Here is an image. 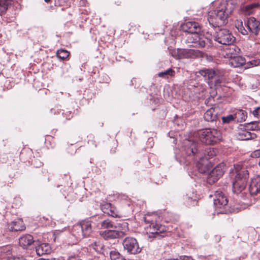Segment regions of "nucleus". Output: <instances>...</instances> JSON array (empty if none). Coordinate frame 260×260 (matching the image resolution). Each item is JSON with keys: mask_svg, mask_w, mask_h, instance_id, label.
<instances>
[{"mask_svg": "<svg viewBox=\"0 0 260 260\" xmlns=\"http://www.w3.org/2000/svg\"><path fill=\"white\" fill-rule=\"evenodd\" d=\"M118 233L115 231L114 229L113 230H106L100 233V235L105 239H116L121 238L119 236Z\"/></svg>", "mask_w": 260, "mask_h": 260, "instance_id": "24", "label": "nucleus"}, {"mask_svg": "<svg viewBox=\"0 0 260 260\" xmlns=\"http://www.w3.org/2000/svg\"><path fill=\"white\" fill-rule=\"evenodd\" d=\"M182 30L188 33L186 42L191 46L199 48H210L212 47V41L200 34L201 27L198 23L188 21L181 25Z\"/></svg>", "mask_w": 260, "mask_h": 260, "instance_id": "1", "label": "nucleus"}, {"mask_svg": "<svg viewBox=\"0 0 260 260\" xmlns=\"http://www.w3.org/2000/svg\"><path fill=\"white\" fill-rule=\"evenodd\" d=\"M145 222L148 224L146 227L147 232L153 234V237L155 238L159 239L164 237V235L160 234L164 233L166 231V228L164 226L157 223L155 221L152 219L149 215H147L144 218Z\"/></svg>", "mask_w": 260, "mask_h": 260, "instance_id": "7", "label": "nucleus"}, {"mask_svg": "<svg viewBox=\"0 0 260 260\" xmlns=\"http://www.w3.org/2000/svg\"><path fill=\"white\" fill-rule=\"evenodd\" d=\"M216 154V150L213 148H209L206 151V154L205 155V158L200 157L201 158V162H199L197 164V167L198 168L199 171L201 173H208L209 170L208 168L207 167V164L205 162L202 163V161H204V159H206V161L207 162V159L211 158Z\"/></svg>", "mask_w": 260, "mask_h": 260, "instance_id": "11", "label": "nucleus"}, {"mask_svg": "<svg viewBox=\"0 0 260 260\" xmlns=\"http://www.w3.org/2000/svg\"><path fill=\"white\" fill-rule=\"evenodd\" d=\"M235 26L241 34L244 35L247 34V30L245 28L243 22L241 20H237L235 22Z\"/></svg>", "mask_w": 260, "mask_h": 260, "instance_id": "30", "label": "nucleus"}, {"mask_svg": "<svg viewBox=\"0 0 260 260\" xmlns=\"http://www.w3.org/2000/svg\"><path fill=\"white\" fill-rule=\"evenodd\" d=\"M236 117L237 116H241V120H245V118H246V112H244L243 110H239L235 114Z\"/></svg>", "mask_w": 260, "mask_h": 260, "instance_id": "38", "label": "nucleus"}, {"mask_svg": "<svg viewBox=\"0 0 260 260\" xmlns=\"http://www.w3.org/2000/svg\"><path fill=\"white\" fill-rule=\"evenodd\" d=\"M217 112L215 111V108H211L206 111L204 114V119L207 121H213L217 119Z\"/></svg>", "mask_w": 260, "mask_h": 260, "instance_id": "25", "label": "nucleus"}, {"mask_svg": "<svg viewBox=\"0 0 260 260\" xmlns=\"http://www.w3.org/2000/svg\"><path fill=\"white\" fill-rule=\"evenodd\" d=\"M244 25L251 33L257 36L260 31V22L254 17H249Z\"/></svg>", "mask_w": 260, "mask_h": 260, "instance_id": "13", "label": "nucleus"}, {"mask_svg": "<svg viewBox=\"0 0 260 260\" xmlns=\"http://www.w3.org/2000/svg\"><path fill=\"white\" fill-rule=\"evenodd\" d=\"M114 224L109 219H106L102 221L101 226L102 229H113Z\"/></svg>", "mask_w": 260, "mask_h": 260, "instance_id": "31", "label": "nucleus"}, {"mask_svg": "<svg viewBox=\"0 0 260 260\" xmlns=\"http://www.w3.org/2000/svg\"><path fill=\"white\" fill-rule=\"evenodd\" d=\"M214 205L215 208H221L227 205L228 202L227 199L221 191H216L214 193Z\"/></svg>", "mask_w": 260, "mask_h": 260, "instance_id": "14", "label": "nucleus"}, {"mask_svg": "<svg viewBox=\"0 0 260 260\" xmlns=\"http://www.w3.org/2000/svg\"><path fill=\"white\" fill-rule=\"evenodd\" d=\"M178 54L179 55V58L181 59L202 57L203 53L196 49H180Z\"/></svg>", "mask_w": 260, "mask_h": 260, "instance_id": "10", "label": "nucleus"}, {"mask_svg": "<svg viewBox=\"0 0 260 260\" xmlns=\"http://www.w3.org/2000/svg\"><path fill=\"white\" fill-rule=\"evenodd\" d=\"M107 214L113 217H120L121 216V214L114 206H112Z\"/></svg>", "mask_w": 260, "mask_h": 260, "instance_id": "34", "label": "nucleus"}, {"mask_svg": "<svg viewBox=\"0 0 260 260\" xmlns=\"http://www.w3.org/2000/svg\"><path fill=\"white\" fill-rule=\"evenodd\" d=\"M45 2H47V3H48L51 0H44Z\"/></svg>", "mask_w": 260, "mask_h": 260, "instance_id": "46", "label": "nucleus"}, {"mask_svg": "<svg viewBox=\"0 0 260 260\" xmlns=\"http://www.w3.org/2000/svg\"><path fill=\"white\" fill-rule=\"evenodd\" d=\"M236 117H235L233 115H229L226 116H223L222 117V122L224 123H229L230 122L233 121Z\"/></svg>", "mask_w": 260, "mask_h": 260, "instance_id": "36", "label": "nucleus"}, {"mask_svg": "<svg viewBox=\"0 0 260 260\" xmlns=\"http://www.w3.org/2000/svg\"><path fill=\"white\" fill-rule=\"evenodd\" d=\"M36 251L38 255L41 256L49 254L51 251V248L48 244L42 243L36 247Z\"/></svg>", "mask_w": 260, "mask_h": 260, "instance_id": "19", "label": "nucleus"}, {"mask_svg": "<svg viewBox=\"0 0 260 260\" xmlns=\"http://www.w3.org/2000/svg\"><path fill=\"white\" fill-rule=\"evenodd\" d=\"M252 114L257 117H260V107H257L256 109H255L253 112Z\"/></svg>", "mask_w": 260, "mask_h": 260, "instance_id": "40", "label": "nucleus"}, {"mask_svg": "<svg viewBox=\"0 0 260 260\" xmlns=\"http://www.w3.org/2000/svg\"><path fill=\"white\" fill-rule=\"evenodd\" d=\"M8 228L11 231H19L24 230L25 227L23 221L19 219L17 221L12 222L9 225Z\"/></svg>", "mask_w": 260, "mask_h": 260, "instance_id": "21", "label": "nucleus"}, {"mask_svg": "<svg viewBox=\"0 0 260 260\" xmlns=\"http://www.w3.org/2000/svg\"><path fill=\"white\" fill-rule=\"evenodd\" d=\"M214 37L215 41L225 46L234 43L236 40L233 34L226 29H219Z\"/></svg>", "mask_w": 260, "mask_h": 260, "instance_id": "8", "label": "nucleus"}, {"mask_svg": "<svg viewBox=\"0 0 260 260\" xmlns=\"http://www.w3.org/2000/svg\"><path fill=\"white\" fill-rule=\"evenodd\" d=\"M69 54L70 53L68 51L63 49L58 50L56 52L57 56L62 59L67 58Z\"/></svg>", "mask_w": 260, "mask_h": 260, "instance_id": "32", "label": "nucleus"}, {"mask_svg": "<svg viewBox=\"0 0 260 260\" xmlns=\"http://www.w3.org/2000/svg\"><path fill=\"white\" fill-rule=\"evenodd\" d=\"M47 260H54V259H47Z\"/></svg>", "mask_w": 260, "mask_h": 260, "instance_id": "48", "label": "nucleus"}, {"mask_svg": "<svg viewBox=\"0 0 260 260\" xmlns=\"http://www.w3.org/2000/svg\"><path fill=\"white\" fill-rule=\"evenodd\" d=\"M68 260H82L76 256H70L68 258Z\"/></svg>", "mask_w": 260, "mask_h": 260, "instance_id": "43", "label": "nucleus"}, {"mask_svg": "<svg viewBox=\"0 0 260 260\" xmlns=\"http://www.w3.org/2000/svg\"><path fill=\"white\" fill-rule=\"evenodd\" d=\"M123 248L127 253L132 254H136L141 251L137 240L133 237L125 238L122 242Z\"/></svg>", "mask_w": 260, "mask_h": 260, "instance_id": "9", "label": "nucleus"}, {"mask_svg": "<svg viewBox=\"0 0 260 260\" xmlns=\"http://www.w3.org/2000/svg\"><path fill=\"white\" fill-rule=\"evenodd\" d=\"M111 260H126L118 251L113 250L110 253Z\"/></svg>", "mask_w": 260, "mask_h": 260, "instance_id": "29", "label": "nucleus"}, {"mask_svg": "<svg viewBox=\"0 0 260 260\" xmlns=\"http://www.w3.org/2000/svg\"><path fill=\"white\" fill-rule=\"evenodd\" d=\"M12 0H0V14L5 12Z\"/></svg>", "mask_w": 260, "mask_h": 260, "instance_id": "28", "label": "nucleus"}, {"mask_svg": "<svg viewBox=\"0 0 260 260\" xmlns=\"http://www.w3.org/2000/svg\"><path fill=\"white\" fill-rule=\"evenodd\" d=\"M205 80H208V84L211 88L221 85L223 82L224 71L219 69H204L199 72Z\"/></svg>", "mask_w": 260, "mask_h": 260, "instance_id": "3", "label": "nucleus"}, {"mask_svg": "<svg viewBox=\"0 0 260 260\" xmlns=\"http://www.w3.org/2000/svg\"><path fill=\"white\" fill-rule=\"evenodd\" d=\"M184 145L187 155H194L198 153L197 144L195 142L190 140H185Z\"/></svg>", "mask_w": 260, "mask_h": 260, "instance_id": "17", "label": "nucleus"}, {"mask_svg": "<svg viewBox=\"0 0 260 260\" xmlns=\"http://www.w3.org/2000/svg\"><path fill=\"white\" fill-rule=\"evenodd\" d=\"M90 247L97 252L103 253V245L100 242H94Z\"/></svg>", "mask_w": 260, "mask_h": 260, "instance_id": "33", "label": "nucleus"}, {"mask_svg": "<svg viewBox=\"0 0 260 260\" xmlns=\"http://www.w3.org/2000/svg\"><path fill=\"white\" fill-rule=\"evenodd\" d=\"M249 190L251 195H255L260 192V176H257L251 180Z\"/></svg>", "mask_w": 260, "mask_h": 260, "instance_id": "18", "label": "nucleus"}, {"mask_svg": "<svg viewBox=\"0 0 260 260\" xmlns=\"http://www.w3.org/2000/svg\"><path fill=\"white\" fill-rule=\"evenodd\" d=\"M250 63L251 64V65L253 66H256L257 65H258L259 62L256 60H252L250 61Z\"/></svg>", "mask_w": 260, "mask_h": 260, "instance_id": "44", "label": "nucleus"}, {"mask_svg": "<svg viewBox=\"0 0 260 260\" xmlns=\"http://www.w3.org/2000/svg\"><path fill=\"white\" fill-rule=\"evenodd\" d=\"M236 175L233 183V191L236 193H240L246 187L248 178V170L242 167L240 165L234 166Z\"/></svg>", "mask_w": 260, "mask_h": 260, "instance_id": "4", "label": "nucleus"}, {"mask_svg": "<svg viewBox=\"0 0 260 260\" xmlns=\"http://www.w3.org/2000/svg\"><path fill=\"white\" fill-rule=\"evenodd\" d=\"M225 46L226 48L223 53L224 57L230 59L238 55L240 49L233 43L226 45Z\"/></svg>", "mask_w": 260, "mask_h": 260, "instance_id": "15", "label": "nucleus"}, {"mask_svg": "<svg viewBox=\"0 0 260 260\" xmlns=\"http://www.w3.org/2000/svg\"><path fill=\"white\" fill-rule=\"evenodd\" d=\"M180 49H178L177 50L175 49L173 50H170V53L172 55V56L174 57L179 59V55L178 54V53L179 52Z\"/></svg>", "mask_w": 260, "mask_h": 260, "instance_id": "39", "label": "nucleus"}, {"mask_svg": "<svg viewBox=\"0 0 260 260\" xmlns=\"http://www.w3.org/2000/svg\"><path fill=\"white\" fill-rule=\"evenodd\" d=\"M258 165H259V166L260 167V159H259V162H258Z\"/></svg>", "mask_w": 260, "mask_h": 260, "instance_id": "47", "label": "nucleus"}, {"mask_svg": "<svg viewBox=\"0 0 260 260\" xmlns=\"http://www.w3.org/2000/svg\"><path fill=\"white\" fill-rule=\"evenodd\" d=\"M252 155L255 157H260V149L254 151L252 153Z\"/></svg>", "mask_w": 260, "mask_h": 260, "instance_id": "42", "label": "nucleus"}, {"mask_svg": "<svg viewBox=\"0 0 260 260\" xmlns=\"http://www.w3.org/2000/svg\"><path fill=\"white\" fill-rule=\"evenodd\" d=\"M112 206L113 205L110 203H106L102 206L101 209L103 212L108 214V213L110 211V210L111 209Z\"/></svg>", "mask_w": 260, "mask_h": 260, "instance_id": "37", "label": "nucleus"}, {"mask_svg": "<svg viewBox=\"0 0 260 260\" xmlns=\"http://www.w3.org/2000/svg\"><path fill=\"white\" fill-rule=\"evenodd\" d=\"M175 74V71L171 69H169L164 72H161L158 73V75L159 77H164L165 76L169 75L170 76H173Z\"/></svg>", "mask_w": 260, "mask_h": 260, "instance_id": "35", "label": "nucleus"}, {"mask_svg": "<svg viewBox=\"0 0 260 260\" xmlns=\"http://www.w3.org/2000/svg\"><path fill=\"white\" fill-rule=\"evenodd\" d=\"M92 231L91 223L89 221H82L79 224L75 225L73 228L72 235L77 240H80L85 237L90 235Z\"/></svg>", "mask_w": 260, "mask_h": 260, "instance_id": "6", "label": "nucleus"}, {"mask_svg": "<svg viewBox=\"0 0 260 260\" xmlns=\"http://www.w3.org/2000/svg\"><path fill=\"white\" fill-rule=\"evenodd\" d=\"M179 260H193L190 256H183L179 257Z\"/></svg>", "mask_w": 260, "mask_h": 260, "instance_id": "41", "label": "nucleus"}, {"mask_svg": "<svg viewBox=\"0 0 260 260\" xmlns=\"http://www.w3.org/2000/svg\"><path fill=\"white\" fill-rule=\"evenodd\" d=\"M245 127L249 131H258L260 130V121H253L247 123Z\"/></svg>", "mask_w": 260, "mask_h": 260, "instance_id": "27", "label": "nucleus"}, {"mask_svg": "<svg viewBox=\"0 0 260 260\" xmlns=\"http://www.w3.org/2000/svg\"><path fill=\"white\" fill-rule=\"evenodd\" d=\"M235 8L231 2H223L215 10L209 12L208 20L213 27H219L227 23V19Z\"/></svg>", "mask_w": 260, "mask_h": 260, "instance_id": "2", "label": "nucleus"}, {"mask_svg": "<svg viewBox=\"0 0 260 260\" xmlns=\"http://www.w3.org/2000/svg\"><path fill=\"white\" fill-rule=\"evenodd\" d=\"M188 200H190L191 201H192V202H193V205H194V204L195 203H196V200H192V199H189Z\"/></svg>", "mask_w": 260, "mask_h": 260, "instance_id": "45", "label": "nucleus"}, {"mask_svg": "<svg viewBox=\"0 0 260 260\" xmlns=\"http://www.w3.org/2000/svg\"><path fill=\"white\" fill-rule=\"evenodd\" d=\"M197 136L203 143L213 145L221 139V133L216 129L206 128L199 131Z\"/></svg>", "mask_w": 260, "mask_h": 260, "instance_id": "5", "label": "nucleus"}, {"mask_svg": "<svg viewBox=\"0 0 260 260\" xmlns=\"http://www.w3.org/2000/svg\"><path fill=\"white\" fill-rule=\"evenodd\" d=\"M113 229L119 233V236L121 238L127 234L128 231V224L125 221H120L114 224Z\"/></svg>", "mask_w": 260, "mask_h": 260, "instance_id": "16", "label": "nucleus"}, {"mask_svg": "<svg viewBox=\"0 0 260 260\" xmlns=\"http://www.w3.org/2000/svg\"><path fill=\"white\" fill-rule=\"evenodd\" d=\"M246 127L244 130H242L239 132L237 138L240 140H247L254 139L256 135L254 133H251L248 131Z\"/></svg>", "mask_w": 260, "mask_h": 260, "instance_id": "23", "label": "nucleus"}, {"mask_svg": "<svg viewBox=\"0 0 260 260\" xmlns=\"http://www.w3.org/2000/svg\"><path fill=\"white\" fill-rule=\"evenodd\" d=\"M224 172V165L223 164L218 165L210 172L208 176V181L209 183L216 182L223 175Z\"/></svg>", "mask_w": 260, "mask_h": 260, "instance_id": "12", "label": "nucleus"}, {"mask_svg": "<svg viewBox=\"0 0 260 260\" xmlns=\"http://www.w3.org/2000/svg\"><path fill=\"white\" fill-rule=\"evenodd\" d=\"M19 244L23 248H27L34 242V239L31 235L27 234L21 236L19 239Z\"/></svg>", "mask_w": 260, "mask_h": 260, "instance_id": "20", "label": "nucleus"}, {"mask_svg": "<svg viewBox=\"0 0 260 260\" xmlns=\"http://www.w3.org/2000/svg\"><path fill=\"white\" fill-rule=\"evenodd\" d=\"M245 59L244 57L238 55L230 58L229 64L234 68H238L244 64Z\"/></svg>", "mask_w": 260, "mask_h": 260, "instance_id": "22", "label": "nucleus"}, {"mask_svg": "<svg viewBox=\"0 0 260 260\" xmlns=\"http://www.w3.org/2000/svg\"><path fill=\"white\" fill-rule=\"evenodd\" d=\"M259 6L258 4H252L248 5L241 9V13L245 15H249L252 14L255 9Z\"/></svg>", "mask_w": 260, "mask_h": 260, "instance_id": "26", "label": "nucleus"}]
</instances>
